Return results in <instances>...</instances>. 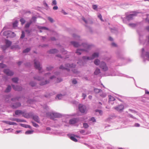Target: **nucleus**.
<instances>
[{
	"mask_svg": "<svg viewBox=\"0 0 149 149\" xmlns=\"http://www.w3.org/2000/svg\"><path fill=\"white\" fill-rule=\"evenodd\" d=\"M95 111L96 112H98L100 115H102V111L100 110H95Z\"/></svg>",
	"mask_w": 149,
	"mask_h": 149,
	"instance_id": "obj_56",
	"label": "nucleus"
},
{
	"mask_svg": "<svg viewBox=\"0 0 149 149\" xmlns=\"http://www.w3.org/2000/svg\"><path fill=\"white\" fill-rule=\"evenodd\" d=\"M11 89V87L10 86H8L7 88L6 89V90L5 91V92H9Z\"/></svg>",
	"mask_w": 149,
	"mask_h": 149,
	"instance_id": "obj_33",
	"label": "nucleus"
},
{
	"mask_svg": "<svg viewBox=\"0 0 149 149\" xmlns=\"http://www.w3.org/2000/svg\"><path fill=\"white\" fill-rule=\"evenodd\" d=\"M47 116H49L50 118L52 119H54V118H59L61 116V114L55 112L47 113Z\"/></svg>",
	"mask_w": 149,
	"mask_h": 149,
	"instance_id": "obj_6",
	"label": "nucleus"
},
{
	"mask_svg": "<svg viewBox=\"0 0 149 149\" xmlns=\"http://www.w3.org/2000/svg\"><path fill=\"white\" fill-rule=\"evenodd\" d=\"M34 78L35 80L42 81L40 83V84L41 85H43L49 83V81L46 80V79L49 78L50 80H52L55 79L56 77H55L54 76H51L50 73H48L45 74V79L44 78H41L38 77H34Z\"/></svg>",
	"mask_w": 149,
	"mask_h": 149,
	"instance_id": "obj_1",
	"label": "nucleus"
},
{
	"mask_svg": "<svg viewBox=\"0 0 149 149\" xmlns=\"http://www.w3.org/2000/svg\"><path fill=\"white\" fill-rule=\"evenodd\" d=\"M109 103L111 104H113L114 103L113 101L115 100V98L111 95L109 96Z\"/></svg>",
	"mask_w": 149,
	"mask_h": 149,
	"instance_id": "obj_13",
	"label": "nucleus"
},
{
	"mask_svg": "<svg viewBox=\"0 0 149 149\" xmlns=\"http://www.w3.org/2000/svg\"><path fill=\"white\" fill-rule=\"evenodd\" d=\"M94 63L96 65H100V61L98 59L95 60L94 61Z\"/></svg>",
	"mask_w": 149,
	"mask_h": 149,
	"instance_id": "obj_27",
	"label": "nucleus"
},
{
	"mask_svg": "<svg viewBox=\"0 0 149 149\" xmlns=\"http://www.w3.org/2000/svg\"><path fill=\"white\" fill-rule=\"evenodd\" d=\"M7 48H8V47H6V45H3V46H2L1 47V48H2V49L4 51Z\"/></svg>",
	"mask_w": 149,
	"mask_h": 149,
	"instance_id": "obj_55",
	"label": "nucleus"
},
{
	"mask_svg": "<svg viewBox=\"0 0 149 149\" xmlns=\"http://www.w3.org/2000/svg\"><path fill=\"white\" fill-rule=\"evenodd\" d=\"M58 50L56 49H53L49 51V53L50 54H54L57 52Z\"/></svg>",
	"mask_w": 149,
	"mask_h": 149,
	"instance_id": "obj_22",
	"label": "nucleus"
},
{
	"mask_svg": "<svg viewBox=\"0 0 149 149\" xmlns=\"http://www.w3.org/2000/svg\"><path fill=\"white\" fill-rule=\"evenodd\" d=\"M12 85L13 89L15 91H21L22 90V88L21 86H15L13 85Z\"/></svg>",
	"mask_w": 149,
	"mask_h": 149,
	"instance_id": "obj_14",
	"label": "nucleus"
},
{
	"mask_svg": "<svg viewBox=\"0 0 149 149\" xmlns=\"http://www.w3.org/2000/svg\"><path fill=\"white\" fill-rule=\"evenodd\" d=\"M99 66L104 71H107L108 70V67L106 63L104 62H101Z\"/></svg>",
	"mask_w": 149,
	"mask_h": 149,
	"instance_id": "obj_9",
	"label": "nucleus"
},
{
	"mask_svg": "<svg viewBox=\"0 0 149 149\" xmlns=\"http://www.w3.org/2000/svg\"><path fill=\"white\" fill-rule=\"evenodd\" d=\"M3 35L7 37L13 38L15 36V34L13 32L9 31H6L3 33Z\"/></svg>",
	"mask_w": 149,
	"mask_h": 149,
	"instance_id": "obj_7",
	"label": "nucleus"
},
{
	"mask_svg": "<svg viewBox=\"0 0 149 149\" xmlns=\"http://www.w3.org/2000/svg\"><path fill=\"white\" fill-rule=\"evenodd\" d=\"M6 45L8 47H9L11 45V42L8 40H5Z\"/></svg>",
	"mask_w": 149,
	"mask_h": 149,
	"instance_id": "obj_18",
	"label": "nucleus"
},
{
	"mask_svg": "<svg viewBox=\"0 0 149 149\" xmlns=\"http://www.w3.org/2000/svg\"><path fill=\"white\" fill-rule=\"evenodd\" d=\"M18 47H19V46H17V45L12 46L11 47V48L12 49H14L15 48V49H16L17 48H18Z\"/></svg>",
	"mask_w": 149,
	"mask_h": 149,
	"instance_id": "obj_63",
	"label": "nucleus"
},
{
	"mask_svg": "<svg viewBox=\"0 0 149 149\" xmlns=\"http://www.w3.org/2000/svg\"><path fill=\"white\" fill-rule=\"evenodd\" d=\"M24 112L23 111L20 110H17L15 111V113L16 115H19L21 114H23L24 113Z\"/></svg>",
	"mask_w": 149,
	"mask_h": 149,
	"instance_id": "obj_21",
	"label": "nucleus"
},
{
	"mask_svg": "<svg viewBox=\"0 0 149 149\" xmlns=\"http://www.w3.org/2000/svg\"><path fill=\"white\" fill-rule=\"evenodd\" d=\"M36 17L34 16L31 19V20L33 22H35L36 20Z\"/></svg>",
	"mask_w": 149,
	"mask_h": 149,
	"instance_id": "obj_42",
	"label": "nucleus"
},
{
	"mask_svg": "<svg viewBox=\"0 0 149 149\" xmlns=\"http://www.w3.org/2000/svg\"><path fill=\"white\" fill-rule=\"evenodd\" d=\"M33 119L34 120H35L36 121L39 123L40 122V120L39 119V118H38V117L37 116H33Z\"/></svg>",
	"mask_w": 149,
	"mask_h": 149,
	"instance_id": "obj_24",
	"label": "nucleus"
},
{
	"mask_svg": "<svg viewBox=\"0 0 149 149\" xmlns=\"http://www.w3.org/2000/svg\"><path fill=\"white\" fill-rule=\"evenodd\" d=\"M32 23V22L31 20H30L29 22H27L25 25V27L26 28H28L30 25Z\"/></svg>",
	"mask_w": 149,
	"mask_h": 149,
	"instance_id": "obj_29",
	"label": "nucleus"
},
{
	"mask_svg": "<svg viewBox=\"0 0 149 149\" xmlns=\"http://www.w3.org/2000/svg\"><path fill=\"white\" fill-rule=\"evenodd\" d=\"M21 105V104L18 102L12 105L11 107L15 109L20 107Z\"/></svg>",
	"mask_w": 149,
	"mask_h": 149,
	"instance_id": "obj_17",
	"label": "nucleus"
},
{
	"mask_svg": "<svg viewBox=\"0 0 149 149\" xmlns=\"http://www.w3.org/2000/svg\"><path fill=\"white\" fill-rule=\"evenodd\" d=\"M20 21L21 22L22 24H24L25 22V20L23 18H21L20 19Z\"/></svg>",
	"mask_w": 149,
	"mask_h": 149,
	"instance_id": "obj_41",
	"label": "nucleus"
},
{
	"mask_svg": "<svg viewBox=\"0 0 149 149\" xmlns=\"http://www.w3.org/2000/svg\"><path fill=\"white\" fill-rule=\"evenodd\" d=\"M113 108L115 110L119 112H121L123 110L124 108V106L123 105L121 104L114 107Z\"/></svg>",
	"mask_w": 149,
	"mask_h": 149,
	"instance_id": "obj_11",
	"label": "nucleus"
},
{
	"mask_svg": "<svg viewBox=\"0 0 149 149\" xmlns=\"http://www.w3.org/2000/svg\"><path fill=\"white\" fill-rule=\"evenodd\" d=\"M100 73V70L98 68H97L94 72V74L95 75H97Z\"/></svg>",
	"mask_w": 149,
	"mask_h": 149,
	"instance_id": "obj_28",
	"label": "nucleus"
},
{
	"mask_svg": "<svg viewBox=\"0 0 149 149\" xmlns=\"http://www.w3.org/2000/svg\"><path fill=\"white\" fill-rule=\"evenodd\" d=\"M100 96L101 97L104 98L107 95V93L105 92H102V91L99 94Z\"/></svg>",
	"mask_w": 149,
	"mask_h": 149,
	"instance_id": "obj_19",
	"label": "nucleus"
},
{
	"mask_svg": "<svg viewBox=\"0 0 149 149\" xmlns=\"http://www.w3.org/2000/svg\"><path fill=\"white\" fill-rule=\"evenodd\" d=\"M34 66L35 68L39 70V72L40 73L42 72V68L39 62L37 60L35 59L34 60Z\"/></svg>",
	"mask_w": 149,
	"mask_h": 149,
	"instance_id": "obj_10",
	"label": "nucleus"
},
{
	"mask_svg": "<svg viewBox=\"0 0 149 149\" xmlns=\"http://www.w3.org/2000/svg\"><path fill=\"white\" fill-rule=\"evenodd\" d=\"M57 4V2L56 0L53 1L52 3V5H56Z\"/></svg>",
	"mask_w": 149,
	"mask_h": 149,
	"instance_id": "obj_47",
	"label": "nucleus"
},
{
	"mask_svg": "<svg viewBox=\"0 0 149 149\" xmlns=\"http://www.w3.org/2000/svg\"><path fill=\"white\" fill-rule=\"evenodd\" d=\"M79 109L80 111L82 113H86L87 109L86 106L82 104H79Z\"/></svg>",
	"mask_w": 149,
	"mask_h": 149,
	"instance_id": "obj_8",
	"label": "nucleus"
},
{
	"mask_svg": "<svg viewBox=\"0 0 149 149\" xmlns=\"http://www.w3.org/2000/svg\"><path fill=\"white\" fill-rule=\"evenodd\" d=\"M107 76H115L116 75H118L117 74H116L115 73H113L111 74H109L108 75H107Z\"/></svg>",
	"mask_w": 149,
	"mask_h": 149,
	"instance_id": "obj_57",
	"label": "nucleus"
},
{
	"mask_svg": "<svg viewBox=\"0 0 149 149\" xmlns=\"http://www.w3.org/2000/svg\"><path fill=\"white\" fill-rule=\"evenodd\" d=\"M48 19L51 22H54V20L53 19L50 17H48Z\"/></svg>",
	"mask_w": 149,
	"mask_h": 149,
	"instance_id": "obj_58",
	"label": "nucleus"
},
{
	"mask_svg": "<svg viewBox=\"0 0 149 149\" xmlns=\"http://www.w3.org/2000/svg\"><path fill=\"white\" fill-rule=\"evenodd\" d=\"M37 28L40 30V32H42V30H49V29L45 27L41 26H38Z\"/></svg>",
	"mask_w": 149,
	"mask_h": 149,
	"instance_id": "obj_15",
	"label": "nucleus"
},
{
	"mask_svg": "<svg viewBox=\"0 0 149 149\" xmlns=\"http://www.w3.org/2000/svg\"><path fill=\"white\" fill-rule=\"evenodd\" d=\"M102 90L101 89L95 88L94 89V92L96 94H97L98 93H100L101 91H102Z\"/></svg>",
	"mask_w": 149,
	"mask_h": 149,
	"instance_id": "obj_26",
	"label": "nucleus"
},
{
	"mask_svg": "<svg viewBox=\"0 0 149 149\" xmlns=\"http://www.w3.org/2000/svg\"><path fill=\"white\" fill-rule=\"evenodd\" d=\"M71 44L74 47H77L79 46V44L75 42L72 41L71 42Z\"/></svg>",
	"mask_w": 149,
	"mask_h": 149,
	"instance_id": "obj_23",
	"label": "nucleus"
},
{
	"mask_svg": "<svg viewBox=\"0 0 149 149\" xmlns=\"http://www.w3.org/2000/svg\"><path fill=\"white\" fill-rule=\"evenodd\" d=\"M18 80V79L17 78H14L12 79V81L14 83H17Z\"/></svg>",
	"mask_w": 149,
	"mask_h": 149,
	"instance_id": "obj_35",
	"label": "nucleus"
},
{
	"mask_svg": "<svg viewBox=\"0 0 149 149\" xmlns=\"http://www.w3.org/2000/svg\"><path fill=\"white\" fill-rule=\"evenodd\" d=\"M72 82L73 84H76L77 83V81L76 79H74L72 80Z\"/></svg>",
	"mask_w": 149,
	"mask_h": 149,
	"instance_id": "obj_45",
	"label": "nucleus"
},
{
	"mask_svg": "<svg viewBox=\"0 0 149 149\" xmlns=\"http://www.w3.org/2000/svg\"><path fill=\"white\" fill-rule=\"evenodd\" d=\"M4 73L7 75L12 76L13 75L14 73L8 69H5L3 71Z\"/></svg>",
	"mask_w": 149,
	"mask_h": 149,
	"instance_id": "obj_12",
	"label": "nucleus"
},
{
	"mask_svg": "<svg viewBox=\"0 0 149 149\" xmlns=\"http://www.w3.org/2000/svg\"><path fill=\"white\" fill-rule=\"evenodd\" d=\"M21 125L23 127H26V128H31V127L29 125H26L24 124H21Z\"/></svg>",
	"mask_w": 149,
	"mask_h": 149,
	"instance_id": "obj_37",
	"label": "nucleus"
},
{
	"mask_svg": "<svg viewBox=\"0 0 149 149\" xmlns=\"http://www.w3.org/2000/svg\"><path fill=\"white\" fill-rule=\"evenodd\" d=\"M145 56L148 59V60L149 61V52H146Z\"/></svg>",
	"mask_w": 149,
	"mask_h": 149,
	"instance_id": "obj_40",
	"label": "nucleus"
},
{
	"mask_svg": "<svg viewBox=\"0 0 149 149\" xmlns=\"http://www.w3.org/2000/svg\"><path fill=\"white\" fill-rule=\"evenodd\" d=\"M64 96L61 94L58 95L56 97V99L61 100L62 99L63 97Z\"/></svg>",
	"mask_w": 149,
	"mask_h": 149,
	"instance_id": "obj_25",
	"label": "nucleus"
},
{
	"mask_svg": "<svg viewBox=\"0 0 149 149\" xmlns=\"http://www.w3.org/2000/svg\"><path fill=\"white\" fill-rule=\"evenodd\" d=\"M82 96L83 97V99H85L86 96V95L84 93H82Z\"/></svg>",
	"mask_w": 149,
	"mask_h": 149,
	"instance_id": "obj_60",
	"label": "nucleus"
},
{
	"mask_svg": "<svg viewBox=\"0 0 149 149\" xmlns=\"http://www.w3.org/2000/svg\"><path fill=\"white\" fill-rule=\"evenodd\" d=\"M98 17L100 19L101 21H104V20L102 19V17L101 15L100 14H99L97 15Z\"/></svg>",
	"mask_w": 149,
	"mask_h": 149,
	"instance_id": "obj_44",
	"label": "nucleus"
},
{
	"mask_svg": "<svg viewBox=\"0 0 149 149\" xmlns=\"http://www.w3.org/2000/svg\"><path fill=\"white\" fill-rule=\"evenodd\" d=\"M30 85L32 87L35 86L36 85V83L33 82H31L30 83Z\"/></svg>",
	"mask_w": 149,
	"mask_h": 149,
	"instance_id": "obj_52",
	"label": "nucleus"
},
{
	"mask_svg": "<svg viewBox=\"0 0 149 149\" xmlns=\"http://www.w3.org/2000/svg\"><path fill=\"white\" fill-rule=\"evenodd\" d=\"M83 126L85 128H87L88 127V125L86 123H84L83 124Z\"/></svg>",
	"mask_w": 149,
	"mask_h": 149,
	"instance_id": "obj_46",
	"label": "nucleus"
},
{
	"mask_svg": "<svg viewBox=\"0 0 149 149\" xmlns=\"http://www.w3.org/2000/svg\"><path fill=\"white\" fill-rule=\"evenodd\" d=\"M144 48H142V56L143 58H144Z\"/></svg>",
	"mask_w": 149,
	"mask_h": 149,
	"instance_id": "obj_43",
	"label": "nucleus"
},
{
	"mask_svg": "<svg viewBox=\"0 0 149 149\" xmlns=\"http://www.w3.org/2000/svg\"><path fill=\"white\" fill-rule=\"evenodd\" d=\"M18 22L17 21H15L13 23V27L14 28H15L17 26Z\"/></svg>",
	"mask_w": 149,
	"mask_h": 149,
	"instance_id": "obj_34",
	"label": "nucleus"
},
{
	"mask_svg": "<svg viewBox=\"0 0 149 149\" xmlns=\"http://www.w3.org/2000/svg\"><path fill=\"white\" fill-rule=\"evenodd\" d=\"M16 121L17 122H24V120L16 118Z\"/></svg>",
	"mask_w": 149,
	"mask_h": 149,
	"instance_id": "obj_51",
	"label": "nucleus"
},
{
	"mask_svg": "<svg viewBox=\"0 0 149 149\" xmlns=\"http://www.w3.org/2000/svg\"><path fill=\"white\" fill-rule=\"evenodd\" d=\"M30 50V49L29 48H27L24 50L23 52L24 53H27Z\"/></svg>",
	"mask_w": 149,
	"mask_h": 149,
	"instance_id": "obj_36",
	"label": "nucleus"
},
{
	"mask_svg": "<svg viewBox=\"0 0 149 149\" xmlns=\"http://www.w3.org/2000/svg\"><path fill=\"white\" fill-rule=\"evenodd\" d=\"M27 102L28 103L32 104L33 103V101L31 100H29L27 101Z\"/></svg>",
	"mask_w": 149,
	"mask_h": 149,
	"instance_id": "obj_61",
	"label": "nucleus"
},
{
	"mask_svg": "<svg viewBox=\"0 0 149 149\" xmlns=\"http://www.w3.org/2000/svg\"><path fill=\"white\" fill-rule=\"evenodd\" d=\"M77 63L79 64L80 65H84V63L82 60H79L77 62Z\"/></svg>",
	"mask_w": 149,
	"mask_h": 149,
	"instance_id": "obj_38",
	"label": "nucleus"
},
{
	"mask_svg": "<svg viewBox=\"0 0 149 149\" xmlns=\"http://www.w3.org/2000/svg\"><path fill=\"white\" fill-rule=\"evenodd\" d=\"M139 13L136 11H132L130 13V14L126 13H125L126 18V19L128 21H130L133 19L134 17L136 16Z\"/></svg>",
	"mask_w": 149,
	"mask_h": 149,
	"instance_id": "obj_4",
	"label": "nucleus"
},
{
	"mask_svg": "<svg viewBox=\"0 0 149 149\" xmlns=\"http://www.w3.org/2000/svg\"><path fill=\"white\" fill-rule=\"evenodd\" d=\"M33 130H29L25 132V134H30L33 133Z\"/></svg>",
	"mask_w": 149,
	"mask_h": 149,
	"instance_id": "obj_32",
	"label": "nucleus"
},
{
	"mask_svg": "<svg viewBox=\"0 0 149 149\" xmlns=\"http://www.w3.org/2000/svg\"><path fill=\"white\" fill-rule=\"evenodd\" d=\"M22 132V131L21 130L16 131L15 132V134H18L19 133H21Z\"/></svg>",
	"mask_w": 149,
	"mask_h": 149,
	"instance_id": "obj_62",
	"label": "nucleus"
},
{
	"mask_svg": "<svg viewBox=\"0 0 149 149\" xmlns=\"http://www.w3.org/2000/svg\"><path fill=\"white\" fill-rule=\"evenodd\" d=\"M73 37L77 40H79L80 39V36L75 34H74L73 35Z\"/></svg>",
	"mask_w": 149,
	"mask_h": 149,
	"instance_id": "obj_30",
	"label": "nucleus"
},
{
	"mask_svg": "<svg viewBox=\"0 0 149 149\" xmlns=\"http://www.w3.org/2000/svg\"><path fill=\"white\" fill-rule=\"evenodd\" d=\"M6 65L2 63H0V67L1 68H4L5 67Z\"/></svg>",
	"mask_w": 149,
	"mask_h": 149,
	"instance_id": "obj_54",
	"label": "nucleus"
},
{
	"mask_svg": "<svg viewBox=\"0 0 149 149\" xmlns=\"http://www.w3.org/2000/svg\"><path fill=\"white\" fill-rule=\"evenodd\" d=\"M53 68V67H52L51 66H49L47 67V70L48 71H49V70H52V69Z\"/></svg>",
	"mask_w": 149,
	"mask_h": 149,
	"instance_id": "obj_48",
	"label": "nucleus"
},
{
	"mask_svg": "<svg viewBox=\"0 0 149 149\" xmlns=\"http://www.w3.org/2000/svg\"><path fill=\"white\" fill-rule=\"evenodd\" d=\"M75 66V65L73 64H72L71 65L67 63L65 64V66L63 67V66L61 65L60 67L59 68L60 69L62 70H66L68 71H69L70 69H71V70L74 73H78V71L77 70L74 69H73Z\"/></svg>",
	"mask_w": 149,
	"mask_h": 149,
	"instance_id": "obj_2",
	"label": "nucleus"
},
{
	"mask_svg": "<svg viewBox=\"0 0 149 149\" xmlns=\"http://www.w3.org/2000/svg\"><path fill=\"white\" fill-rule=\"evenodd\" d=\"M5 123L7 124L10 125H17V124L15 122H12L8 121H4Z\"/></svg>",
	"mask_w": 149,
	"mask_h": 149,
	"instance_id": "obj_20",
	"label": "nucleus"
},
{
	"mask_svg": "<svg viewBox=\"0 0 149 149\" xmlns=\"http://www.w3.org/2000/svg\"><path fill=\"white\" fill-rule=\"evenodd\" d=\"M70 138L71 140L74 142H76L77 141V139L74 136H71L70 137Z\"/></svg>",
	"mask_w": 149,
	"mask_h": 149,
	"instance_id": "obj_31",
	"label": "nucleus"
},
{
	"mask_svg": "<svg viewBox=\"0 0 149 149\" xmlns=\"http://www.w3.org/2000/svg\"><path fill=\"white\" fill-rule=\"evenodd\" d=\"M43 4L44 6L46 7V8H48V5L45 1H43Z\"/></svg>",
	"mask_w": 149,
	"mask_h": 149,
	"instance_id": "obj_53",
	"label": "nucleus"
},
{
	"mask_svg": "<svg viewBox=\"0 0 149 149\" xmlns=\"http://www.w3.org/2000/svg\"><path fill=\"white\" fill-rule=\"evenodd\" d=\"M62 81V79L61 78H57L56 82H59L61 81Z\"/></svg>",
	"mask_w": 149,
	"mask_h": 149,
	"instance_id": "obj_64",
	"label": "nucleus"
},
{
	"mask_svg": "<svg viewBox=\"0 0 149 149\" xmlns=\"http://www.w3.org/2000/svg\"><path fill=\"white\" fill-rule=\"evenodd\" d=\"M82 46L83 47L84 49H78L76 52V53L77 54L80 55L81 53L84 51L87 52L88 49H90L91 47V45L86 43L82 44Z\"/></svg>",
	"mask_w": 149,
	"mask_h": 149,
	"instance_id": "obj_3",
	"label": "nucleus"
},
{
	"mask_svg": "<svg viewBox=\"0 0 149 149\" xmlns=\"http://www.w3.org/2000/svg\"><path fill=\"white\" fill-rule=\"evenodd\" d=\"M61 52H62V53L63 54H69V53L67 52L65 50L63 49L62 50H61Z\"/></svg>",
	"mask_w": 149,
	"mask_h": 149,
	"instance_id": "obj_39",
	"label": "nucleus"
},
{
	"mask_svg": "<svg viewBox=\"0 0 149 149\" xmlns=\"http://www.w3.org/2000/svg\"><path fill=\"white\" fill-rule=\"evenodd\" d=\"M77 121V119L74 118L70 119L69 121V123L71 124H74L76 123Z\"/></svg>",
	"mask_w": 149,
	"mask_h": 149,
	"instance_id": "obj_16",
	"label": "nucleus"
},
{
	"mask_svg": "<svg viewBox=\"0 0 149 149\" xmlns=\"http://www.w3.org/2000/svg\"><path fill=\"white\" fill-rule=\"evenodd\" d=\"M32 123L33 125L35 127H38V124H37L36 123L33 122H32Z\"/></svg>",
	"mask_w": 149,
	"mask_h": 149,
	"instance_id": "obj_49",
	"label": "nucleus"
},
{
	"mask_svg": "<svg viewBox=\"0 0 149 149\" xmlns=\"http://www.w3.org/2000/svg\"><path fill=\"white\" fill-rule=\"evenodd\" d=\"M24 36H25L24 33V31H22V34L21 36L20 37V38H23L24 37Z\"/></svg>",
	"mask_w": 149,
	"mask_h": 149,
	"instance_id": "obj_50",
	"label": "nucleus"
},
{
	"mask_svg": "<svg viewBox=\"0 0 149 149\" xmlns=\"http://www.w3.org/2000/svg\"><path fill=\"white\" fill-rule=\"evenodd\" d=\"M99 54L97 52L94 53L92 56L89 57L87 56H84L83 57V59L84 61L87 60H91L95 58L98 57L99 56Z\"/></svg>",
	"mask_w": 149,
	"mask_h": 149,
	"instance_id": "obj_5",
	"label": "nucleus"
},
{
	"mask_svg": "<svg viewBox=\"0 0 149 149\" xmlns=\"http://www.w3.org/2000/svg\"><path fill=\"white\" fill-rule=\"evenodd\" d=\"M82 20L85 22L87 24H88V21L85 19V18L84 17H82Z\"/></svg>",
	"mask_w": 149,
	"mask_h": 149,
	"instance_id": "obj_59",
	"label": "nucleus"
}]
</instances>
